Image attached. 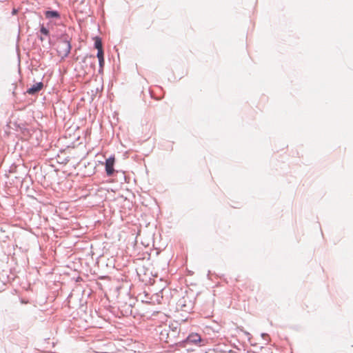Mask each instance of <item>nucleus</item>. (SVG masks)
Returning a JSON list of instances; mask_svg holds the SVG:
<instances>
[{
    "instance_id": "obj_1",
    "label": "nucleus",
    "mask_w": 353,
    "mask_h": 353,
    "mask_svg": "<svg viewBox=\"0 0 353 353\" xmlns=\"http://www.w3.org/2000/svg\"><path fill=\"white\" fill-rule=\"evenodd\" d=\"M71 44L68 37H62L57 43V54L62 59L68 56L71 50Z\"/></svg>"
},
{
    "instance_id": "obj_2",
    "label": "nucleus",
    "mask_w": 353,
    "mask_h": 353,
    "mask_svg": "<svg viewBox=\"0 0 353 353\" xmlns=\"http://www.w3.org/2000/svg\"><path fill=\"white\" fill-rule=\"evenodd\" d=\"M176 307L183 312H191L193 308V302L189 297H181L176 303Z\"/></svg>"
},
{
    "instance_id": "obj_3",
    "label": "nucleus",
    "mask_w": 353,
    "mask_h": 353,
    "mask_svg": "<svg viewBox=\"0 0 353 353\" xmlns=\"http://www.w3.org/2000/svg\"><path fill=\"white\" fill-rule=\"evenodd\" d=\"M83 63L85 64V71L88 73L94 72L96 66V59L94 55L87 54L83 59Z\"/></svg>"
},
{
    "instance_id": "obj_4",
    "label": "nucleus",
    "mask_w": 353,
    "mask_h": 353,
    "mask_svg": "<svg viewBox=\"0 0 353 353\" xmlns=\"http://www.w3.org/2000/svg\"><path fill=\"white\" fill-rule=\"evenodd\" d=\"M170 330V325L167 326L166 325L163 327L161 326L157 329V332L159 333V339L162 341H165L167 343H170L169 341V333L168 331Z\"/></svg>"
},
{
    "instance_id": "obj_5",
    "label": "nucleus",
    "mask_w": 353,
    "mask_h": 353,
    "mask_svg": "<svg viewBox=\"0 0 353 353\" xmlns=\"http://www.w3.org/2000/svg\"><path fill=\"white\" fill-rule=\"evenodd\" d=\"M115 159L114 157H110L105 161V172L108 176H111L114 173V165Z\"/></svg>"
},
{
    "instance_id": "obj_6",
    "label": "nucleus",
    "mask_w": 353,
    "mask_h": 353,
    "mask_svg": "<svg viewBox=\"0 0 353 353\" xmlns=\"http://www.w3.org/2000/svg\"><path fill=\"white\" fill-rule=\"evenodd\" d=\"M43 84L42 82L37 83L27 90V93L34 95L39 92L43 88Z\"/></svg>"
},
{
    "instance_id": "obj_7",
    "label": "nucleus",
    "mask_w": 353,
    "mask_h": 353,
    "mask_svg": "<svg viewBox=\"0 0 353 353\" xmlns=\"http://www.w3.org/2000/svg\"><path fill=\"white\" fill-rule=\"evenodd\" d=\"M186 341L189 343L196 344L198 343H201L202 339L199 334L196 333H192L187 337Z\"/></svg>"
},
{
    "instance_id": "obj_8",
    "label": "nucleus",
    "mask_w": 353,
    "mask_h": 353,
    "mask_svg": "<svg viewBox=\"0 0 353 353\" xmlns=\"http://www.w3.org/2000/svg\"><path fill=\"white\" fill-rule=\"evenodd\" d=\"M45 17L47 19H59L60 13L57 10H47L45 12Z\"/></svg>"
},
{
    "instance_id": "obj_9",
    "label": "nucleus",
    "mask_w": 353,
    "mask_h": 353,
    "mask_svg": "<svg viewBox=\"0 0 353 353\" xmlns=\"http://www.w3.org/2000/svg\"><path fill=\"white\" fill-rule=\"evenodd\" d=\"M168 333H169V341H170V343L174 342L173 339H174L176 337V336L178 335V334H179V331L177 330V327H175L174 330H171L170 329L168 331Z\"/></svg>"
},
{
    "instance_id": "obj_10",
    "label": "nucleus",
    "mask_w": 353,
    "mask_h": 353,
    "mask_svg": "<svg viewBox=\"0 0 353 353\" xmlns=\"http://www.w3.org/2000/svg\"><path fill=\"white\" fill-rule=\"evenodd\" d=\"M94 48L97 50L102 49L103 48V45H102L101 39V38H99L98 37H95Z\"/></svg>"
},
{
    "instance_id": "obj_11",
    "label": "nucleus",
    "mask_w": 353,
    "mask_h": 353,
    "mask_svg": "<svg viewBox=\"0 0 353 353\" xmlns=\"http://www.w3.org/2000/svg\"><path fill=\"white\" fill-rule=\"evenodd\" d=\"M40 32L42 34L46 35V36H48L49 33H50L49 30L46 27H44L43 25L41 26Z\"/></svg>"
},
{
    "instance_id": "obj_12",
    "label": "nucleus",
    "mask_w": 353,
    "mask_h": 353,
    "mask_svg": "<svg viewBox=\"0 0 353 353\" xmlns=\"http://www.w3.org/2000/svg\"><path fill=\"white\" fill-rule=\"evenodd\" d=\"M97 57L98 59L104 58V51L103 48L97 50Z\"/></svg>"
},
{
    "instance_id": "obj_13",
    "label": "nucleus",
    "mask_w": 353,
    "mask_h": 353,
    "mask_svg": "<svg viewBox=\"0 0 353 353\" xmlns=\"http://www.w3.org/2000/svg\"><path fill=\"white\" fill-rule=\"evenodd\" d=\"M99 68H103L105 65V59H99Z\"/></svg>"
},
{
    "instance_id": "obj_14",
    "label": "nucleus",
    "mask_w": 353,
    "mask_h": 353,
    "mask_svg": "<svg viewBox=\"0 0 353 353\" xmlns=\"http://www.w3.org/2000/svg\"><path fill=\"white\" fill-rule=\"evenodd\" d=\"M206 353H217V347L213 350H209Z\"/></svg>"
},
{
    "instance_id": "obj_15",
    "label": "nucleus",
    "mask_w": 353,
    "mask_h": 353,
    "mask_svg": "<svg viewBox=\"0 0 353 353\" xmlns=\"http://www.w3.org/2000/svg\"><path fill=\"white\" fill-rule=\"evenodd\" d=\"M175 353H189L188 350H183V351H178V352H176Z\"/></svg>"
},
{
    "instance_id": "obj_16",
    "label": "nucleus",
    "mask_w": 353,
    "mask_h": 353,
    "mask_svg": "<svg viewBox=\"0 0 353 353\" xmlns=\"http://www.w3.org/2000/svg\"><path fill=\"white\" fill-rule=\"evenodd\" d=\"M261 336L263 338V339H266L267 337H268V334H266V333H263L261 334Z\"/></svg>"
},
{
    "instance_id": "obj_17",
    "label": "nucleus",
    "mask_w": 353,
    "mask_h": 353,
    "mask_svg": "<svg viewBox=\"0 0 353 353\" xmlns=\"http://www.w3.org/2000/svg\"><path fill=\"white\" fill-rule=\"evenodd\" d=\"M243 333L247 336H250V334L248 332H246V331H243Z\"/></svg>"
},
{
    "instance_id": "obj_18",
    "label": "nucleus",
    "mask_w": 353,
    "mask_h": 353,
    "mask_svg": "<svg viewBox=\"0 0 353 353\" xmlns=\"http://www.w3.org/2000/svg\"><path fill=\"white\" fill-rule=\"evenodd\" d=\"M103 70V68H99V73H102Z\"/></svg>"
},
{
    "instance_id": "obj_19",
    "label": "nucleus",
    "mask_w": 353,
    "mask_h": 353,
    "mask_svg": "<svg viewBox=\"0 0 353 353\" xmlns=\"http://www.w3.org/2000/svg\"><path fill=\"white\" fill-rule=\"evenodd\" d=\"M174 327H174L173 325H172V326H171V330H174Z\"/></svg>"
},
{
    "instance_id": "obj_20",
    "label": "nucleus",
    "mask_w": 353,
    "mask_h": 353,
    "mask_svg": "<svg viewBox=\"0 0 353 353\" xmlns=\"http://www.w3.org/2000/svg\"><path fill=\"white\" fill-rule=\"evenodd\" d=\"M16 12H17V10H14H14H13V11H12V12H13V13H16Z\"/></svg>"
},
{
    "instance_id": "obj_21",
    "label": "nucleus",
    "mask_w": 353,
    "mask_h": 353,
    "mask_svg": "<svg viewBox=\"0 0 353 353\" xmlns=\"http://www.w3.org/2000/svg\"><path fill=\"white\" fill-rule=\"evenodd\" d=\"M40 39H41V41H43V37H40Z\"/></svg>"
}]
</instances>
